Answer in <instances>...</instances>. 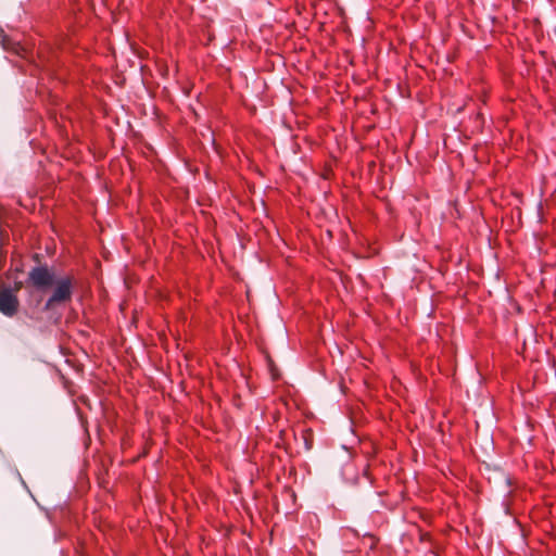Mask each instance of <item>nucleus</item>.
<instances>
[{
    "mask_svg": "<svg viewBox=\"0 0 556 556\" xmlns=\"http://www.w3.org/2000/svg\"><path fill=\"white\" fill-rule=\"evenodd\" d=\"M4 39V33L2 29H0V41H2Z\"/></svg>",
    "mask_w": 556,
    "mask_h": 556,
    "instance_id": "obj_4",
    "label": "nucleus"
},
{
    "mask_svg": "<svg viewBox=\"0 0 556 556\" xmlns=\"http://www.w3.org/2000/svg\"><path fill=\"white\" fill-rule=\"evenodd\" d=\"M20 302L10 288L0 291V313L7 317H13L18 311Z\"/></svg>",
    "mask_w": 556,
    "mask_h": 556,
    "instance_id": "obj_3",
    "label": "nucleus"
},
{
    "mask_svg": "<svg viewBox=\"0 0 556 556\" xmlns=\"http://www.w3.org/2000/svg\"><path fill=\"white\" fill-rule=\"evenodd\" d=\"M54 274L47 266H36L28 273V281L37 289H46L54 283Z\"/></svg>",
    "mask_w": 556,
    "mask_h": 556,
    "instance_id": "obj_2",
    "label": "nucleus"
},
{
    "mask_svg": "<svg viewBox=\"0 0 556 556\" xmlns=\"http://www.w3.org/2000/svg\"><path fill=\"white\" fill-rule=\"evenodd\" d=\"M53 285L52 295L47 300L43 307L46 311L51 309L56 304L70 301L73 294V283L70 277L56 279Z\"/></svg>",
    "mask_w": 556,
    "mask_h": 556,
    "instance_id": "obj_1",
    "label": "nucleus"
}]
</instances>
